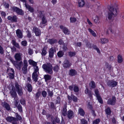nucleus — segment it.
Segmentation results:
<instances>
[{
  "label": "nucleus",
  "mask_w": 124,
  "mask_h": 124,
  "mask_svg": "<svg viewBox=\"0 0 124 124\" xmlns=\"http://www.w3.org/2000/svg\"><path fill=\"white\" fill-rule=\"evenodd\" d=\"M42 67L44 70L46 72L50 74H53V66L52 64L50 63H48L43 64L42 66Z\"/></svg>",
  "instance_id": "obj_2"
},
{
  "label": "nucleus",
  "mask_w": 124,
  "mask_h": 124,
  "mask_svg": "<svg viewBox=\"0 0 124 124\" xmlns=\"http://www.w3.org/2000/svg\"><path fill=\"white\" fill-rule=\"evenodd\" d=\"M47 42L51 45L57 42V40L54 39H48Z\"/></svg>",
  "instance_id": "obj_26"
},
{
  "label": "nucleus",
  "mask_w": 124,
  "mask_h": 124,
  "mask_svg": "<svg viewBox=\"0 0 124 124\" xmlns=\"http://www.w3.org/2000/svg\"><path fill=\"white\" fill-rule=\"evenodd\" d=\"M78 111L79 114L80 115L82 116H84L85 113L84 110L82 109L81 108H79L78 109Z\"/></svg>",
  "instance_id": "obj_34"
},
{
  "label": "nucleus",
  "mask_w": 124,
  "mask_h": 124,
  "mask_svg": "<svg viewBox=\"0 0 124 124\" xmlns=\"http://www.w3.org/2000/svg\"><path fill=\"white\" fill-rule=\"evenodd\" d=\"M20 102L21 104L22 105H24L25 104V100L23 99H22L20 100Z\"/></svg>",
  "instance_id": "obj_54"
},
{
  "label": "nucleus",
  "mask_w": 124,
  "mask_h": 124,
  "mask_svg": "<svg viewBox=\"0 0 124 124\" xmlns=\"http://www.w3.org/2000/svg\"><path fill=\"white\" fill-rule=\"evenodd\" d=\"M116 100L115 97L113 96L112 99H109L107 102L108 104L111 105H114L116 102Z\"/></svg>",
  "instance_id": "obj_9"
},
{
  "label": "nucleus",
  "mask_w": 124,
  "mask_h": 124,
  "mask_svg": "<svg viewBox=\"0 0 124 124\" xmlns=\"http://www.w3.org/2000/svg\"><path fill=\"white\" fill-rule=\"evenodd\" d=\"M7 18L8 20H10L11 22H16L17 21L16 16H9Z\"/></svg>",
  "instance_id": "obj_16"
},
{
  "label": "nucleus",
  "mask_w": 124,
  "mask_h": 124,
  "mask_svg": "<svg viewBox=\"0 0 124 124\" xmlns=\"http://www.w3.org/2000/svg\"><path fill=\"white\" fill-rule=\"evenodd\" d=\"M22 54L21 53H16L15 55V58L16 60L20 61L22 60L21 56Z\"/></svg>",
  "instance_id": "obj_14"
},
{
  "label": "nucleus",
  "mask_w": 124,
  "mask_h": 124,
  "mask_svg": "<svg viewBox=\"0 0 124 124\" xmlns=\"http://www.w3.org/2000/svg\"><path fill=\"white\" fill-rule=\"evenodd\" d=\"M33 30L37 36H39L40 35L41 31L38 28L34 27L33 28Z\"/></svg>",
  "instance_id": "obj_13"
},
{
  "label": "nucleus",
  "mask_w": 124,
  "mask_h": 124,
  "mask_svg": "<svg viewBox=\"0 0 124 124\" xmlns=\"http://www.w3.org/2000/svg\"><path fill=\"white\" fill-rule=\"evenodd\" d=\"M44 78L46 81L50 79L51 78V76L49 75H45L44 76Z\"/></svg>",
  "instance_id": "obj_33"
},
{
  "label": "nucleus",
  "mask_w": 124,
  "mask_h": 124,
  "mask_svg": "<svg viewBox=\"0 0 124 124\" xmlns=\"http://www.w3.org/2000/svg\"><path fill=\"white\" fill-rule=\"evenodd\" d=\"M94 21L96 23H99V17L97 16H96L94 19Z\"/></svg>",
  "instance_id": "obj_37"
},
{
  "label": "nucleus",
  "mask_w": 124,
  "mask_h": 124,
  "mask_svg": "<svg viewBox=\"0 0 124 124\" xmlns=\"http://www.w3.org/2000/svg\"><path fill=\"white\" fill-rule=\"evenodd\" d=\"M29 62L30 64L31 65H32L34 67L37 66V63L31 60H29Z\"/></svg>",
  "instance_id": "obj_36"
},
{
  "label": "nucleus",
  "mask_w": 124,
  "mask_h": 124,
  "mask_svg": "<svg viewBox=\"0 0 124 124\" xmlns=\"http://www.w3.org/2000/svg\"><path fill=\"white\" fill-rule=\"evenodd\" d=\"M2 105L3 107L6 108L7 110H10V106L6 102H4L2 103Z\"/></svg>",
  "instance_id": "obj_21"
},
{
  "label": "nucleus",
  "mask_w": 124,
  "mask_h": 124,
  "mask_svg": "<svg viewBox=\"0 0 124 124\" xmlns=\"http://www.w3.org/2000/svg\"><path fill=\"white\" fill-rule=\"evenodd\" d=\"M81 124H87V121L84 119L81 120Z\"/></svg>",
  "instance_id": "obj_49"
},
{
  "label": "nucleus",
  "mask_w": 124,
  "mask_h": 124,
  "mask_svg": "<svg viewBox=\"0 0 124 124\" xmlns=\"http://www.w3.org/2000/svg\"><path fill=\"white\" fill-rule=\"evenodd\" d=\"M77 71L74 69H71L70 70L69 74L71 76H74L77 74Z\"/></svg>",
  "instance_id": "obj_20"
},
{
  "label": "nucleus",
  "mask_w": 124,
  "mask_h": 124,
  "mask_svg": "<svg viewBox=\"0 0 124 124\" xmlns=\"http://www.w3.org/2000/svg\"><path fill=\"white\" fill-rule=\"evenodd\" d=\"M106 113L108 115H109L111 113V111L109 107H108L105 110Z\"/></svg>",
  "instance_id": "obj_45"
},
{
  "label": "nucleus",
  "mask_w": 124,
  "mask_h": 124,
  "mask_svg": "<svg viewBox=\"0 0 124 124\" xmlns=\"http://www.w3.org/2000/svg\"><path fill=\"white\" fill-rule=\"evenodd\" d=\"M7 71L9 72L14 73V70L12 68H9L8 69Z\"/></svg>",
  "instance_id": "obj_58"
},
{
  "label": "nucleus",
  "mask_w": 124,
  "mask_h": 124,
  "mask_svg": "<svg viewBox=\"0 0 124 124\" xmlns=\"http://www.w3.org/2000/svg\"><path fill=\"white\" fill-rule=\"evenodd\" d=\"M70 20L71 23H74L76 21V19L75 18H70Z\"/></svg>",
  "instance_id": "obj_56"
},
{
  "label": "nucleus",
  "mask_w": 124,
  "mask_h": 124,
  "mask_svg": "<svg viewBox=\"0 0 124 124\" xmlns=\"http://www.w3.org/2000/svg\"><path fill=\"white\" fill-rule=\"evenodd\" d=\"M42 21L40 24V26L42 27H44L45 26L43 25L44 24H45L47 22V20L45 16L41 18Z\"/></svg>",
  "instance_id": "obj_15"
},
{
  "label": "nucleus",
  "mask_w": 124,
  "mask_h": 124,
  "mask_svg": "<svg viewBox=\"0 0 124 124\" xmlns=\"http://www.w3.org/2000/svg\"><path fill=\"white\" fill-rule=\"evenodd\" d=\"M89 84L90 86L92 88H94L96 87L95 83L93 81H92Z\"/></svg>",
  "instance_id": "obj_35"
},
{
  "label": "nucleus",
  "mask_w": 124,
  "mask_h": 124,
  "mask_svg": "<svg viewBox=\"0 0 124 124\" xmlns=\"http://www.w3.org/2000/svg\"><path fill=\"white\" fill-rule=\"evenodd\" d=\"M15 88L18 95L20 96L23 95V93L21 86L19 85L17 83H15Z\"/></svg>",
  "instance_id": "obj_3"
},
{
  "label": "nucleus",
  "mask_w": 124,
  "mask_h": 124,
  "mask_svg": "<svg viewBox=\"0 0 124 124\" xmlns=\"http://www.w3.org/2000/svg\"><path fill=\"white\" fill-rule=\"evenodd\" d=\"M39 74L33 73L32 75V78L33 81L36 82L38 80V75Z\"/></svg>",
  "instance_id": "obj_22"
},
{
  "label": "nucleus",
  "mask_w": 124,
  "mask_h": 124,
  "mask_svg": "<svg viewBox=\"0 0 124 124\" xmlns=\"http://www.w3.org/2000/svg\"><path fill=\"white\" fill-rule=\"evenodd\" d=\"M42 94L43 97H45L46 96L47 93L45 91H43L42 92Z\"/></svg>",
  "instance_id": "obj_55"
},
{
  "label": "nucleus",
  "mask_w": 124,
  "mask_h": 124,
  "mask_svg": "<svg viewBox=\"0 0 124 124\" xmlns=\"http://www.w3.org/2000/svg\"><path fill=\"white\" fill-rule=\"evenodd\" d=\"M28 53L30 55H31L33 54V51L32 50L30 49L28 50Z\"/></svg>",
  "instance_id": "obj_63"
},
{
  "label": "nucleus",
  "mask_w": 124,
  "mask_h": 124,
  "mask_svg": "<svg viewBox=\"0 0 124 124\" xmlns=\"http://www.w3.org/2000/svg\"><path fill=\"white\" fill-rule=\"evenodd\" d=\"M98 101L101 103L102 104L103 103V101L101 98L100 95L96 96Z\"/></svg>",
  "instance_id": "obj_42"
},
{
  "label": "nucleus",
  "mask_w": 124,
  "mask_h": 124,
  "mask_svg": "<svg viewBox=\"0 0 124 124\" xmlns=\"http://www.w3.org/2000/svg\"><path fill=\"white\" fill-rule=\"evenodd\" d=\"M21 44L22 45L24 46H25L27 45V42L25 41H22Z\"/></svg>",
  "instance_id": "obj_62"
},
{
  "label": "nucleus",
  "mask_w": 124,
  "mask_h": 124,
  "mask_svg": "<svg viewBox=\"0 0 124 124\" xmlns=\"http://www.w3.org/2000/svg\"><path fill=\"white\" fill-rule=\"evenodd\" d=\"M67 115L69 119L72 118L74 116V113L71 110H69L67 112Z\"/></svg>",
  "instance_id": "obj_11"
},
{
  "label": "nucleus",
  "mask_w": 124,
  "mask_h": 124,
  "mask_svg": "<svg viewBox=\"0 0 124 124\" xmlns=\"http://www.w3.org/2000/svg\"><path fill=\"white\" fill-rule=\"evenodd\" d=\"M73 101L75 102H77L78 101V98L77 97L74 96L72 95Z\"/></svg>",
  "instance_id": "obj_52"
},
{
  "label": "nucleus",
  "mask_w": 124,
  "mask_h": 124,
  "mask_svg": "<svg viewBox=\"0 0 124 124\" xmlns=\"http://www.w3.org/2000/svg\"><path fill=\"white\" fill-rule=\"evenodd\" d=\"M16 33L17 36L20 38H22L23 36L22 32L20 29H18L16 31Z\"/></svg>",
  "instance_id": "obj_19"
},
{
  "label": "nucleus",
  "mask_w": 124,
  "mask_h": 124,
  "mask_svg": "<svg viewBox=\"0 0 124 124\" xmlns=\"http://www.w3.org/2000/svg\"><path fill=\"white\" fill-rule=\"evenodd\" d=\"M56 52L55 49L52 47L50 48L49 51V57L50 58H53V57L54 52Z\"/></svg>",
  "instance_id": "obj_12"
},
{
  "label": "nucleus",
  "mask_w": 124,
  "mask_h": 124,
  "mask_svg": "<svg viewBox=\"0 0 124 124\" xmlns=\"http://www.w3.org/2000/svg\"><path fill=\"white\" fill-rule=\"evenodd\" d=\"M10 93L11 96L14 98V99H15L17 97V94L15 91L14 87V86L12 87L11 90L10 91Z\"/></svg>",
  "instance_id": "obj_6"
},
{
  "label": "nucleus",
  "mask_w": 124,
  "mask_h": 124,
  "mask_svg": "<svg viewBox=\"0 0 124 124\" xmlns=\"http://www.w3.org/2000/svg\"><path fill=\"white\" fill-rule=\"evenodd\" d=\"M6 120L8 122H12V124H18L16 122V118L12 116H8L6 118Z\"/></svg>",
  "instance_id": "obj_7"
},
{
  "label": "nucleus",
  "mask_w": 124,
  "mask_h": 124,
  "mask_svg": "<svg viewBox=\"0 0 124 124\" xmlns=\"http://www.w3.org/2000/svg\"><path fill=\"white\" fill-rule=\"evenodd\" d=\"M59 67L58 66L56 65L54 66L53 68V70L54 71L57 72L59 70Z\"/></svg>",
  "instance_id": "obj_48"
},
{
  "label": "nucleus",
  "mask_w": 124,
  "mask_h": 124,
  "mask_svg": "<svg viewBox=\"0 0 124 124\" xmlns=\"http://www.w3.org/2000/svg\"><path fill=\"white\" fill-rule=\"evenodd\" d=\"M34 71L33 73L39 74V69L38 67L36 66L34 67Z\"/></svg>",
  "instance_id": "obj_41"
},
{
  "label": "nucleus",
  "mask_w": 124,
  "mask_h": 124,
  "mask_svg": "<svg viewBox=\"0 0 124 124\" xmlns=\"http://www.w3.org/2000/svg\"><path fill=\"white\" fill-rule=\"evenodd\" d=\"M78 3L79 6L80 7H83L85 4L83 0H78Z\"/></svg>",
  "instance_id": "obj_28"
},
{
  "label": "nucleus",
  "mask_w": 124,
  "mask_h": 124,
  "mask_svg": "<svg viewBox=\"0 0 124 124\" xmlns=\"http://www.w3.org/2000/svg\"><path fill=\"white\" fill-rule=\"evenodd\" d=\"M18 109L20 112H22V107L21 105H19L17 107Z\"/></svg>",
  "instance_id": "obj_53"
},
{
  "label": "nucleus",
  "mask_w": 124,
  "mask_h": 124,
  "mask_svg": "<svg viewBox=\"0 0 124 124\" xmlns=\"http://www.w3.org/2000/svg\"><path fill=\"white\" fill-rule=\"evenodd\" d=\"M88 30L89 32L94 37H97V35L95 33L94 31L92 29L90 28H89L88 29Z\"/></svg>",
  "instance_id": "obj_27"
},
{
  "label": "nucleus",
  "mask_w": 124,
  "mask_h": 124,
  "mask_svg": "<svg viewBox=\"0 0 124 124\" xmlns=\"http://www.w3.org/2000/svg\"><path fill=\"white\" fill-rule=\"evenodd\" d=\"M24 5H25V7L29 11L31 12H34V8L29 5L26 4V3H24Z\"/></svg>",
  "instance_id": "obj_18"
},
{
  "label": "nucleus",
  "mask_w": 124,
  "mask_h": 124,
  "mask_svg": "<svg viewBox=\"0 0 124 124\" xmlns=\"http://www.w3.org/2000/svg\"><path fill=\"white\" fill-rule=\"evenodd\" d=\"M11 61L14 64V65L15 66V67L18 69L20 70L21 69V67L19 65L17 64H15V61L12 60H11Z\"/></svg>",
  "instance_id": "obj_29"
},
{
  "label": "nucleus",
  "mask_w": 124,
  "mask_h": 124,
  "mask_svg": "<svg viewBox=\"0 0 124 124\" xmlns=\"http://www.w3.org/2000/svg\"><path fill=\"white\" fill-rule=\"evenodd\" d=\"M16 123H17V121L18 120H21L22 119V118L21 116L19 115L17 113H16Z\"/></svg>",
  "instance_id": "obj_31"
},
{
  "label": "nucleus",
  "mask_w": 124,
  "mask_h": 124,
  "mask_svg": "<svg viewBox=\"0 0 124 124\" xmlns=\"http://www.w3.org/2000/svg\"><path fill=\"white\" fill-rule=\"evenodd\" d=\"M14 73L9 72V78L10 79H13L14 78Z\"/></svg>",
  "instance_id": "obj_50"
},
{
  "label": "nucleus",
  "mask_w": 124,
  "mask_h": 124,
  "mask_svg": "<svg viewBox=\"0 0 124 124\" xmlns=\"http://www.w3.org/2000/svg\"><path fill=\"white\" fill-rule=\"evenodd\" d=\"M11 9L13 11L16 12L19 15H22L24 13L23 10L16 7H12L11 8Z\"/></svg>",
  "instance_id": "obj_4"
},
{
  "label": "nucleus",
  "mask_w": 124,
  "mask_h": 124,
  "mask_svg": "<svg viewBox=\"0 0 124 124\" xmlns=\"http://www.w3.org/2000/svg\"><path fill=\"white\" fill-rule=\"evenodd\" d=\"M71 65V63L68 60H65L64 62L63 66L64 68L69 67Z\"/></svg>",
  "instance_id": "obj_17"
},
{
  "label": "nucleus",
  "mask_w": 124,
  "mask_h": 124,
  "mask_svg": "<svg viewBox=\"0 0 124 124\" xmlns=\"http://www.w3.org/2000/svg\"><path fill=\"white\" fill-rule=\"evenodd\" d=\"M62 115L64 116L67 115V112L66 107V106H65V107L63 108V109L62 110Z\"/></svg>",
  "instance_id": "obj_24"
},
{
  "label": "nucleus",
  "mask_w": 124,
  "mask_h": 124,
  "mask_svg": "<svg viewBox=\"0 0 124 124\" xmlns=\"http://www.w3.org/2000/svg\"><path fill=\"white\" fill-rule=\"evenodd\" d=\"M47 47L46 46L44 47L42 49L41 54L42 56H45L47 53L46 50L47 49Z\"/></svg>",
  "instance_id": "obj_25"
},
{
  "label": "nucleus",
  "mask_w": 124,
  "mask_h": 124,
  "mask_svg": "<svg viewBox=\"0 0 124 124\" xmlns=\"http://www.w3.org/2000/svg\"><path fill=\"white\" fill-rule=\"evenodd\" d=\"M118 62L120 63L122 62L123 61V58L121 55H119L118 56Z\"/></svg>",
  "instance_id": "obj_38"
},
{
  "label": "nucleus",
  "mask_w": 124,
  "mask_h": 124,
  "mask_svg": "<svg viewBox=\"0 0 124 124\" xmlns=\"http://www.w3.org/2000/svg\"><path fill=\"white\" fill-rule=\"evenodd\" d=\"M117 82L113 80H109L108 81L107 84L110 87H114L117 85Z\"/></svg>",
  "instance_id": "obj_10"
},
{
  "label": "nucleus",
  "mask_w": 124,
  "mask_h": 124,
  "mask_svg": "<svg viewBox=\"0 0 124 124\" xmlns=\"http://www.w3.org/2000/svg\"><path fill=\"white\" fill-rule=\"evenodd\" d=\"M94 92L96 97L100 95L99 94V91L97 89H95Z\"/></svg>",
  "instance_id": "obj_60"
},
{
  "label": "nucleus",
  "mask_w": 124,
  "mask_h": 124,
  "mask_svg": "<svg viewBox=\"0 0 124 124\" xmlns=\"http://www.w3.org/2000/svg\"><path fill=\"white\" fill-rule=\"evenodd\" d=\"M87 22L88 23V24L91 26H92L93 25L92 23L90 21L89 19H87Z\"/></svg>",
  "instance_id": "obj_64"
},
{
  "label": "nucleus",
  "mask_w": 124,
  "mask_h": 124,
  "mask_svg": "<svg viewBox=\"0 0 124 124\" xmlns=\"http://www.w3.org/2000/svg\"><path fill=\"white\" fill-rule=\"evenodd\" d=\"M106 67L109 70H110L111 68V65H109L108 63H106L105 64Z\"/></svg>",
  "instance_id": "obj_51"
},
{
  "label": "nucleus",
  "mask_w": 124,
  "mask_h": 124,
  "mask_svg": "<svg viewBox=\"0 0 124 124\" xmlns=\"http://www.w3.org/2000/svg\"><path fill=\"white\" fill-rule=\"evenodd\" d=\"M109 12L108 13V18L111 19L116 16L117 14V10L118 9V5H111L108 7Z\"/></svg>",
  "instance_id": "obj_1"
},
{
  "label": "nucleus",
  "mask_w": 124,
  "mask_h": 124,
  "mask_svg": "<svg viewBox=\"0 0 124 124\" xmlns=\"http://www.w3.org/2000/svg\"><path fill=\"white\" fill-rule=\"evenodd\" d=\"M23 64L22 70L24 74H25L26 73L27 70V67L28 66V63L26 60H23Z\"/></svg>",
  "instance_id": "obj_5"
},
{
  "label": "nucleus",
  "mask_w": 124,
  "mask_h": 124,
  "mask_svg": "<svg viewBox=\"0 0 124 124\" xmlns=\"http://www.w3.org/2000/svg\"><path fill=\"white\" fill-rule=\"evenodd\" d=\"M82 45L81 42H77L76 44V46H77L81 47Z\"/></svg>",
  "instance_id": "obj_61"
},
{
  "label": "nucleus",
  "mask_w": 124,
  "mask_h": 124,
  "mask_svg": "<svg viewBox=\"0 0 124 124\" xmlns=\"http://www.w3.org/2000/svg\"><path fill=\"white\" fill-rule=\"evenodd\" d=\"M64 53L62 51H60L57 53V54L58 56L60 57H62Z\"/></svg>",
  "instance_id": "obj_40"
},
{
  "label": "nucleus",
  "mask_w": 124,
  "mask_h": 124,
  "mask_svg": "<svg viewBox=\"0 0 124 124\" xmlns=\"http://www.w3.org/2000/svg\"><path fill=\"white\" fill-rule=\"evenodd\" d=\"M99 119H98L94 121L93 122V124H98L100 122Z\"/></svg>",
  "instance_id": "obj_47"
},
{
  "label": "nucleus",
  "mask_w": 124,
  "mask_h": 124,
  "mask_svg": "<svg viewBox=\"0 0 124 124\" xmlns=\"http://www.w3.org/2000/svg\"><path fill=\"white\" fill-rule=\"evenodd\" d=\"M101 42L102 44H104L108 42V40L107 39L104 38L101 39Z\"/></svg>",
  "instance_id": "obj_32"
},
{
  "label": "nucleus",
  "mask_w": 124,
  "mask_h": 124,
  "mask_svg": "<svg viewBox=\"0 0 124 124\" xmlns=\"http://www.w3.org/2000/svg\"><path fill=\"white\" fill-rule=\"evenodd\" d=\"M39 16L41 18H42L45 16L44 14L43 11H40L39 12L38 14Z\"/></svg>",
  "instance_id": "obj_39"
},
{
  "label": "nucleus",
  "mask_w": 124,
  "mask_h": 124,
  "mask_svg": "<svg viewBox=\"0 0 124 124\" xmlns=\"http://www.w3.org/2000/svg\"><path fill=\"white\" fill-rule=\"evenodd\" d=\"M69 55L70 57H72L75 55V52H69Z\"/></svg>",
  "instance_id": "obj_46"
},
{
  "label": "nucleus",
  "mask_w": 124,
  "mask_h": 124,
  "mask_svg": "<svg viewBox=\"0 0 124 124\" xmlns=\"http://www.w3.org/2000/svg\"><path fill=\"white\" fill-rule=\"evenodd\" d=\"M85 93L86 94H88L90 97V99L92 98V93L89 90L88 88H86L85 91Z\"/></svg>",
  "instance_id": "obj_23"
},
{
  "label": "nucleus",
  "mask_w": 124,
  "mask_h": 124,
  "mask_svg": "<svg viewBox=\"0 0 124 124\" xmlns=\"http://www.w3.org/2000/svg\"><path fill=\"white\" fill-rule=\"evenodd\" d=\"M47 92L49 96L50 97H52L53 95V93L52 91H51L49 89L47 90Z\"/></svg>",
  "instance_id": "obj_44"
},
{
  "label": "nucleus",
  "mask_w": 124,
  "mask_h": 124,
  "mask_svg": "<svg viewBox=\"0 0 124 124\" xmlns=\"http://www.w3.org/2000/svg\"><path fill=\"white\" fill-rule=\"evenodd\" d=\"M4 53V50L3 48L0 45V53L3 54Z\"/></svg>",
  "instance_id": "obj_59"
},
{
  "label": "nucleus",
  "mask_w": 124,
  "mask_h": 124,
  "mask_svg": "<svg viewBox=\"0 0 124 124\" xmlns=\"http://www.w3.org/2000/svg\"><path fill=\"white\" fill-rule=\"evenodd\" d=\"M73 90L75 92H78L79 91V88L77 85H75L74 86Z\"/></svg>",
  "instance_id": "obj_43"
},
{
  "label": "nucleus",
  "mask_w": 124,
  "mask_h": 124,
  "mask_svg": "<svg viewBox=\"0 0 124 124\" xmlns=\"http://www.w3.org/2000/svg\"><path fill=\"white\" fill-rule=\"evenodd\" d=\"M60 28L62 30L63 32L66 35H69L70 33V31L66 27L62 25H60Z\"/></svg>",
  "instance_id": "obj_8"
},
{
  "label": "nucleus",
  "mask_w": 124,
  "mask_h": 124,
  "mask_svg": "<svg viewBox=\"0 0 124 124\" xmlns=\"http://www.w3.org/2000/svg\"><path fill=\"white\" fill-rule=\"evenodd\" d=\"M61 99L60 97L58 96L57 97L56 101V103H59L60 102Z\"/></svg>",
  "instance_id": "obj_57"
},
{
  "label": "nucleus",
  "mask_w": 124,
  "mask_h": 124,
  "mask_svg": "<svg viewBox=\"0 0 124 124\" xmlns=\"http://www.w3.org/2000/svg\"><path fill=\"white\" fill-rule=\"evenodd\" d=\"M28 91L30 92L32 91V86L29 83H27L26 85Z\"/></svg>",
  "instance_id": "obj_30"
}]
</instances>
